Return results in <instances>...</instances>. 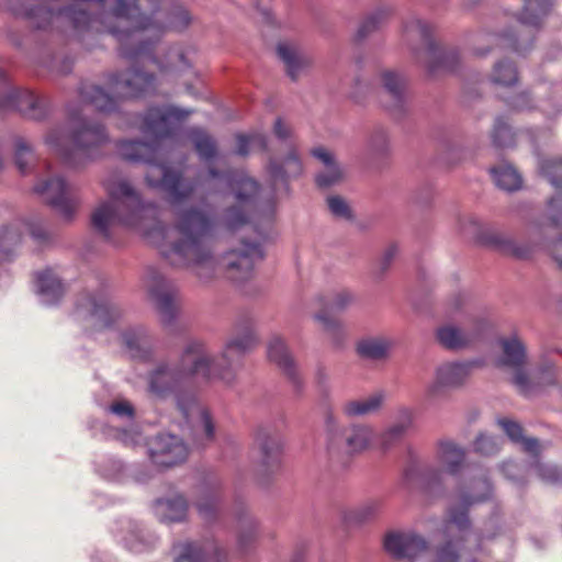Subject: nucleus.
Wrapping results in <instances>:
<instances>
[{
	"instance_id": "1",
	"label": "nucleus",
	"mask_w": 562,
	"mask_h": 562,
	"mask_svg": "<svg viewBox=\"0 0 562 562\" xmlns=\"http://www.w3.org/2000/svg\"><path fill=\"white\" fill-rule=\"evenodd\" d=\"M102 187L108 199L95 206L91 223L106 241L112 240L111 226L117 224L142 233L171 266L191 269L203 282L214 278L217 262L211 237L217 222L209 205L181 210L176 225L166 226L157 203L145 199L127 178L110 175Z\"/></svg>"
},
{
	"instance_id": "2",
	"label": "nucleus",
	"mask_w": 562,
	"mask_h": 562,
	"mask_svg": "<svg viewBox=\"0 0 562 562\" xmlns=\"http://www.w3.org/2000/svg\"><path fill=\"white\" fill-rule=\"evenodd\" d=\"M258 339L250 322L235 326L220 356H212L205 344L192 340L184 347L177 364L159 362L147 374V391L157 400L173 396L186 422L191 425L198 440L204 445L215 436V424L207 407L203 406L196 394L189 390L195 380L209 382L221 380L232 384L235 368L239 360L250 351Z\"/></svg>"
},
{
	"instance_id": "3",
	"label": "nucleus",
	"mask_w": 562,
	"mask_h": 562,
	"mask_svg": "<svg viewBox=\"0 0 562 562\" xmlns=\"http://www.w3.org/2000/svg\"><path fill=\"white\" fill-rule=\"evenodd\" d=\"M77 13L98 31L106 29L119 44V54L130 61L155 63L165 74H181L191 67V52L179 45L170 47L164 58L157 60L153 54L155 41L145 34L147 31H186L194 16L180 0H146L142 11L135 0H117L113 12L102 20Z\"/></svg>"
},
{
	"instance_id": "4",
	"label": "nucleus",
	"mask_w": 562,
	"mask_h": 562,
	"mask_svg": "<svg viewBox=\"0 0 562 562\" xmlns=\"http://www.w3.org/2000/svg\"><path fill=\"white\" fill-rule=\"evenodd\" d=\"M190 110L172 105L149 108L142 116L140 132L145 140L124 139L116 144L120 156L130 162L146 164V183L167 192L172 205L189 200L201 180H186L168 164L164 142L176 135Z\"/></svg>"
},
{
	"instance_id": "5",
	"label": "nucleus",
	"mask_w": 562,
	"mask_h": 562,
	"mask_svg": "<svg viewBox=\"0 0 562 562\" xmlns=\"http://www.w3.org/2000/svg\"><path fill=\"white\" fill-rule=\"evenodd\" d=\"M207 175L212 180L224 181L235 199V204L224 210L218 225L235 232L251 223L259 238L266 240L277 212L274 199L258 201L259 184L244 171L224 173L211 167Z\"/></svg>"
},
{
	"instance_id": "6",
	"label": "nucleus",
	"mask_w": 562,
	"mask_h": 562,
	"mask_svg": "<svg viewBox=\"0 0 562 562\" xmlns=\"http://www.w3.org/2000/svg\"><path fill=\"white\" fill-rule=\"evenodd\" d=\"M493 487L488 479L471 483L470 492L460 497V508L451 507L443 522L445 542L436 550L435 562H476L470 558L472 550H480L481 537L472 528L468 517V508L472 505L488 501Z\"/></svg>"
},
{
	"instance_id": "7",
	"label": "nucleus",
	"mask_w": 562,
	"mask_h": 562,
	"mask_svg": "<svg viewBox=\"0 0 562 562\" xmlns=\"http://www.w3.org/2000/svg\"><path fill=\"white\" fill-rule=\"evenodd\" d=\"M72 133L63 124L52 127L44 143L68 168H80L99 156V148L109 142L105 127L93 121L77 119L70 113Z\"/></svg>"
},
{
	"instance_id": "8",
	"label": "nucleus",
	"mask_w": 562,
	"mask_h": 562,
	"mask_svg": "<svg viewBox=\"0 0 562 562\" xmlns=\"http://www.w3.org/2000/svg\"><path fill=\"white\" fill-rule=\"evenodd\" d=\"M435 458L442 469L423 465L411 457L403 472V484L408 488L432 492L443 484L445 474L457 475L465 462V450L450 439H440L436 443Z\"/></svg>"
},
{
	"instance_id": "9",
	"label": "nucleus",
	"mask_w": 562,
	"mask_h": 562,
	"mask_svg": "<svg viewBox=\"0 0 562 562\" xmlns=\"http://www.w3.org/2000/svg\"><path fill=\"white\" fill-rule=\"evenodd\" d=\"M432 26L419 18H408L403 24V41L414 53L425 48L429 59L427 70L430 74L443 70H453L459 61V55L454 50H442L431 41Z\"/></svg>"
},
{
	"instance_id": "10",
	"label": "nucleus",
	"mask_w": 562,
	"mask_h": 562,
	"mask_svg": "<svg viewBox=\"0 0 562 562\" xmlns=\"http://www.w3.org/2000/svg\"><path fill=\"white\" fill-rule=\"evenodd\" d=\"M23 231L30 234L37 246L42 247L50 241V234L38 217L18 220L8 226H0V265L11 262L16 257Z\"/></svg>"
},
{
	"instance_id": "11",
	"label": "nucleus",
	"mask_w": 562,
	"mask_h": 562,
	"mask_svg": "<svg viewBox=\"0 0 562 562\" xmlns=\"http://www.w3.org/2000/svg\"><path fill=\"white\" fill-rule=\"evenodd\" d=\"M18 110L25 117L42 121L49 112L45 97L12 86L7 76L0 74V111Z\"/></svg>"
},
{
	"instance_id": "12",
	"label": "nucleus",
	"mask_w": 562,
	"mask_h": 562,
	"mask_svg": "<svg viewBox=\"0 0 562 562\" xmlns=\"http://www.w3.org/2000/svg\"><path fill=\"white\" fill-rule=\"evenodd\" d=\"M143 283L155 302L162 325H172L178 315V288L155 268L146 270Z\"/></svg>"
},
{
	"instance_id": "13",
	"label": "nucleus",
	"mask_w": 562,
	"mask_h": 562,
	"mask_svg": "<svg viewBox=\"0 0 562 562\" xmlns=\"http://www.w3.org/2000/svg\"><path fill=\"white\" fill-rule=\"evenodd\" d=\"M260 241L241 240L240 244L223 256L227 278L236 284L249 281L255 274V267L263 259Z\"/></svg>"
},
{
	"instance_id": "14",
	"label": "nucleus",
	"mask_w": 562,
	"mask_h": 562,
	"mask_svg": "<svg viewBox=\"0 0 562 562\" xmlns=\"http://www.w3.org/2000/svg\"><path fill=\"white\" fill-rule=\"evenodd\" d=\"M34 190L66 221L74 217L80 204L72 187L60 176L41 180Z\"/></svg>"
},
{
	"instance_id": "15",
	"label": "nucleus",
	"mask_w": 562,
	"mask_h": 562,
	"mask_svg": "<svg viewBox=\"0 0 562 562\" xmlns=\"http://www.w3.org/2000/svg\"><path fill=\"white\" fill-rule=\"evenodd\" d=\"M76 314L78 318L89 321L98 330L112 326L121 317L120 308L103 291L81 296L76 304Z\"/></svg>"
},
{
	"instance_id": "16",
	"label": "nucleus",
	"mask_w": 562,
	"mask_h": 562,
	"mask_svg": "<svg viewBox=\"0 0 562 562\" xmlns=\"http://www.w3.org/2000/svg\"><path fill=\"white\" fill-rule=\"evenodd\" d=\"M502 355L497 360L498 366L507 367L514 371L513 384L520 393H529L532 385L529 383V373L526 370L527 349L517 334L499 339Z\"/></svg>"
},
{
	"instance_id": "17",
	"label": "nucleus",
	"mask_w": 562,
	"mask_h": 562,
	"mask_svg": "<svg viewBox=\"0 0 562 562\" xmlns=\"http://www.w3.org/2000/svg\"><path fill=\"white\" fill-rule=\"evenodd\" d=\"M106 83L121 98H138L155 90L156 78L153 74L143 71L133 65L124 71L109 74Z\"/></svg>"
},
{
	"instance_id": "18",
	"label": "nucleus",
	"mask_w": 562,
	"mask_h": 562,
	"mask_svg": "<svg viewBox=\"0 0 562 562\" xmlns=\"http://www.w3.org/2000/svg\"><path fill=\"white\" fill-rule=\"evenodd\" d=\"M148 457L157 468H170L187 459L188 448L178 436L159 434L148 442Z\"/></svg>"
},
{
	"instance_id": "19",
	"label": "nucleus",
	"mask_w": 562,
	"mask_h": 562,
	"mask_svg": "<svg viewBox=\"0 0 562 562\" xmlns=\"http://www.w3.org/2000/svg\"><path fill=\"white\" fill-rule=\"evenodd\" d=\"M487 328L485 316H471L464 328L454 325L439 327L436 337L440 345L448 349H461L475 341Z\"/></svg>"
},
{
	"instance_id": "20",
	"label": "nucleus",
	"mask_w": 562,
	"mask_h": 562,
	"mask_svg": "<svg viewBox=\"0 0 562 562\" xmlns=\"http://www.w3.org/2000/svg\"><path fill=\"white\" fill-rule=\"evenodd\" d=\"M384 549L394 559L414 561L427 552L429 543L415 531H392L384 538Z\"/></svg>"
},
{
	"instance_id": "21",
	"label": "nucleus",
	"mask_w": 562,
	"mask_h": 562,
	"mask_svg": "<svg viewBox=\"0 0 562 562\" xmlns=\"http://www.w3.org/2000/svg\"><path fill=\"white\" fill-rule=\"evenodd\" d=\"M111 531L117 542L134 553L146 552L159 542V538L155 533L145 531L137 522L128 518L115 521Z\"/></svg>"
},
{
	"instance_id": "22",
	"label": "nucleus",
	"mask_w": 562,
	"mask_h": 562,
	"mask_svg": "<svg viewBox=\"0 0 562 562\" xmlns=\"http://www.w3.org/2000/svg\"><path fill=\"white\" fill-rule=\"evenodd\" d=\"M356 300L355 294L347 289L336 291L331 297L324 303L326 312H322L315 315V319L318 321L323 328L328 333L330 339L336 346H340L344 339V330L341 324L327 315L328 313H339L347 310L353 304Z\"/></svg>"
},
{
	"instance_id": "23",
	"label": "nucleus",
	"mask_w": 562,
	"mask_h": 562,
	"mask_svg": "<svg viewBox=\"0 0 562 562\" xmlns=\"http://www.w3.org/2000/svg\"><path fill=\"white\" fill-rule=\"evenodd\" d=\"M256 443L260 450V467L267 474L274 473L281 467L284 441L280 434L268 428L257 432Z\"/></svg>"
},
{
	"instance_id": "24",
	"label": "nucleus",
	"mask_w": 562,
	"mask_h": 562,
	"mask_svg": "<svg viewBox=\"0 0 562 562\" xmlns=\"http://www.w3.org/2000/svg\"><path fill=\"white\" fill-rule=\"evenodd\" d=\"M384 100L383 106L395 116H400L406 104V79L398 72L386 70L381 74Z\"/></svg>"
},
{
	"instance_id": "25",
	"label": "nucleus",
	"mask_w": 562,
	"mask_h": 562,
	"mask_svg": "<svg viewBox=\"0 0 562 562\" xmlns=\"http://www.w3.org/2000/svg\"><path fill=\"white\" fill-rule=\"evenodd\" d=\"M175 562H224L225 554L214 543L202 546L199 542H179L173 544Z\"/></svg>"
},
{
	"instance_id": "26",
	"label": "nucleus",
	"mask_w": 562,
	"mask_h": 562,
	"mask_svg": "<svg viewBox=\"0 0 562 562\" xmlns=\"http://www.w3.org/2000/svg\"><path fill=\"white\" fill-rule=\"evenodd\" d=\"M33 289L40 303L45 306L57 305L66 293L65 284L50 269L34 274Z\"/></svg>"
},
{
	"instance_id": "27",
	"label": "nucleus",
	"mask_w": 562,
	"mask_h": 562,
	"mask_svg": "<svg viewBox=\"0 0 562 562\" xmlns=\"http://www.w3.org/2000/svg\"><path fill=\"white\" fill-rule=\"evenodd\" d=\"M303 172V165L296 151L291 149L282 162L271 160L269 175L273 182V191L279 192L282 188L289 193V180L299 177Z\"/></svg>"
},
{
	"instance_id": "28",
	"label": "nucleus",
	"mask_w": 562,
	"mask_h": 562,
	"mask_svg": "<svg viewBox=\"0 0 562 562\" xmlns=\"http://www.w3.org/2000/svg\"><path fill=\"white\" fill-rule=\"evenodd\" d=\"M475 362H448L438 367L436 379L427 389L429 395H435L440 387H454L462 384L470 374Z\"/></svg>"
},
{
	"instance_id": "29",
	"label": "nucleus",
	"mask_w": 562,
	"mask_h": 562,
	"mask_svg": "<svg viewBox=\"0 0 562 562\" xmlns=\"http://www.w3.org/2000/svg\"><path fill=\"white\" fill-rule=\"evenodd\" d=\"M268 358L276 363L296 386H302V380L296 364L282 338L274 336L270 339L267 348Z\"/></svg>"
},
{
	"instance_id": "30",
	"label": "nucleus",
	"mask_w": 562,
	"mask_h": 562,
	"mask_svg": "<svg viewBox=\"0 0 562 562\" xmlns=\"http://www.w3.org/2000/svg\"><path fill=\"white\" fill-rule=\"evenodd\" d=\"M153 512L162 524L181 522L187 518L188 502L179 494L158 498L153 504Z\"/></svg>"
},
{
	"instance_id": "31",
	"label": "nucleus",
	"mask_w": 562,
	"mask_h": 562,
	"mask_svg": "<svg viewBox=\"0 0 562 562\" xmlns=\"http://www.w3.org/2000/svg\"><path fill=\"white\" fill-rule=\"evenodd\" d=\"M122 339L130 357L148 360L153 355L151 339L143 326H133L122 333Z\"/></svg>"
},
{
	"instance_id": "32",
	"label": "nucleus",
	"mask_w": 562,
	"mask_h": 562,
	"mask_svg": "<svg viewBox=\"0 0 562 562\" xmlns=\"http://www.w3.org/2000/svg\"><path fill=\"white\" fill-rule=\"evenodd\" d=\"M80 100L103 113H112L119 108V98L91 82H82L78 89Z\"/></svg>"
},
{
	"instance_id": "33",
	"label": "nucleus",
	"mask_w": 562,
	"mask_h": 562,
	"mask_svg": "<svg viewBox=\"0 0 562 562\" xmlns=\"http://www.w3.org/2000/svg\"><path fill=\"white\" fill-rule=\"evenodd\" d=\"M277 55L284 64L286 74L292 80H296L300 74L310 66V57L301 48L291 42H280L277 45Z\"/></svg>"
},
{
	"instance_id": "34",
	"label": "nucleus",
	"mask_w": 562,
	"mask_h": 562,
	"mask_svg": "<svg viewBox=\"0 0 562 562\" xmlns=\"http://www.w3.org/2000/svg\"><path fill=\"white\" fill-rule=\"evenodd\" d=\"M116 1L117 0H114L111 10L103 11L99 15H92L86 9H77L75 7L64 10L61 13H65L67 16H69L75 31L81 35L82 41H86V37L90 35H102L105 33L109 34V31L106 29L98 31L95 27L90 25V23H85V19L77 12H85L91 20H102L106 14H111L113 12L114 8L116 7ZM135 5H138L142 11L146 7V0H135Z\"/></svg>"
},
{
	"instance_id": "35",
	"label": "nucleus",
	"mask_w": 562,
	"mask_h": 562,
	"mask_svg": "<svg viewBox=\"0 0 562 562\" xmlns=\"http://www.w3.org/2000/svg\"><path fill=\"white\" fill-rule=\"evenodd\" d=\"M547 226L551 228L562 229V193L558 192L548 202ZM548 250L562 269V236L547 245Z\"/></svg>"
},
{
	"instance_id": "36",
	"label": "nucleus",
	"mask_w": 562,
	"mask_h": 562,
	"mask_svg": "<svg viewBox=\"0 0 562 562\" xmlns=\"http://www.w3.org/2000/svg\"><path fill=\"white\" fill-rule=\"evenodd\" d=\"M414 426V412L411 408H401L396 422L387 427L379 438V445L389 449L397 443Z\"/></svg>"
},
{
	"instance_id": "37",
	"label": "nucleus",
	"mask_w": 562,
	"mask_h": 562,
	"mask_svg": "<svg viewBox=\"0 0 562 562\" xmlns=\"http://www.w3.org/2000/svg\"><path fill=\"white\" fill-rule=\"evenodd\" d=\"M312 156L324 165V170L316 176V183L319 188H329L342 178V170L336 164L333 154L324 147L313 148Z\"/></svg>"
},
{
	"instance_id": "38",
	"label": "nucleus",
	"mask_w": 562,
	"mask_h": 562,
	"mask_svg": "<svg viewBox=\"0 0 562 562\" xmlns=\"http://www.w3.org/2000/svg\"><path fill=\"white\" fill-rule=\"evenodd\" d=\"M236 547L239 553L247 554L254 548L258 538V522L246 512L237 515Z\"/></svg>"
},
{
	"instance_id": "39",
	"label": "nucleus",
	"mask_w": 562,
	"mask_h": 562,
	"mask_svg": "<svg viewBox=\"0 0 562 562\" xmlns=\"http://www.w3.org/2000/svg\"><path fill=\"white\" fill-rule=\"evenodd\" d=\"M90 428L94 437L119 440L125 446H136L142 440V435L134 428H117L99 420L92 422Z\"/></svg>"
},
{
	"instance_id": "40",
	"label": "nucleus",
	"mask_w": 562,
	"mask_h": 562,
	"mask_svg": "<svg viewBox=\"0 0 562 562\" xmlns=\"http://www.w3.org/2000/svg\"><path fill=\"white\" fill-rule=\"evenodd\" d=\"M382 510V501L370 498L344 513L348 526H361L375 519Z\"/></svg>"
},
{
	"instance_id": "41",
	"label": "nucleus",
	"mask_w": 562,
	"mask_h": 562,
	"mask_svg": "<svg viewBox=\"0 0 562 562\" xmlns=\"http://www.w3.org/2000/svg\"><path fill=\"white\" fill-rule=\"evenodd\" d=\"M74 3L71 5L65 7L63 9H59L57 11H54L49 8L40 5L35 8H31L27 11V16L32 20H34L35 26L37 29H44L46 25L50 24L53 20L56 19H65L71 24V21L69 16H67L65 13H61L64 10L69 8H77V9H85L83 4L86 2H98V3H104L108 0H72Z\"/></svg>"
},
{
	"instance_id": "42",
	"label": "nucleus",
	"mask_w": 562,
	"mask_h": 562,
	"mask_svg": "<svg viewBox=\"0 0 562 562\" xmlns=\"http://www.w3.org/2000/svg\"><path fill=\"white\" fill-rule=\"evenodd\" d=\"M392 341L382 336L366 337L357 342V353L362 359L380 361L389 357Z\"/></svg>"
},
{
	"instance_id": "43",
	"label": "nucleus",
	"mask_w": 562,
	"mask_h": 562,
	"mask_svg": "<svg viewBox=\"0 0 562 562\" xmlns=\"http://www.w3.org/2000/svg\"><path fill=\"white\" fill-rule=\"evenodd\" d=\"M497 423L503 428L508 438L514 443L520 445L524 451L535 457L540 452L538 440L535 438L525 437L522 428L517 422L507 418H501L497 420Z\"/></svg>"
},
{
	"instance_id": "44",
	"label": "nucleus",
	"mask_w": 562,
	"mask_h": 562,
	"mask_svg": "<svg viewBox=\"0 0 562 562\" xmlns=\"http://www.w3.org/2000/svg\"><path fill=\"white\" fill-rule=\"evenodd\" d=\"M529 383L532 385V390L529 393H521L527 397L541 392L547 386L554 385L557 383L555 366L551 361H543L529 374Z\"/></svg>"
},
{
	"instance_id": "45",
	"label": "nucleus",
	"mask_w": 562,
	"mask_h": 562,
	"mask_svg": "<svg viewBox=\"0 0 562 562\" xmlns=\"http://www.w3.org/2000/svg\"><path fill=\"white\" fill-rule=\"evenodd\" d=\"M551 8L550 0H524L518 21L526 26L538 27Z\"/></svg>"
},
{
	"instance_id": "46",
	"label": "nucleus",
	"mask_w": 562,
	"mask_h": 562,
	"mask_svg": "<svg viewBox=\"0 0 562 562\" xmlns=\"http://www.w3.org/2000/svg\"><path fill=\"white\" fill-rule=\"evenodd\" d=\"M483 239L485 244L517 258H526L529 255L528 249L518 246L510 237L503 233L488 231L484 234Z\"/></svg>"
},
{
	"instance_id": "47",
	"label": "nucleus",
	"mask_w": 562,
	"mask_h": 562,
	"mask_svg": "<svg viewBox=\"0 0 562 562\" xmlns=\"http://www.w3.org/2000/svg\"><path fill=\"white\" fill-rule=\"evenodd\" d=\"M373 431L369 426L355 425L346 431L345 441L347 452L350 454L363 451L370 443Z\"/></svg>"
},
{
	"instance_id": "48",
	"label": "nucleus",
	"mask_w": 562,
	"mask_h": 562,
	"mask_svg": "<svg viewBox=\"0 0 562 562\" xmlns=\"http://www.w3.org/2000/svg\"><path fill=\"white\" fill-rule=\"evenodd\" d=\"M384 398V393L380 391L366 398L350 401L344 405L342 409L346 415L351 417L363 416L376 412L381 407Z\"/></svg>"
},
{
	"instance_id": "49",
	"label": "nucleus",
	"mask_w": 562,
	"mask_h": 562,
	"mask_svg": "<svg viewBox=\"0 0 562 562\" xmlns=\"http://www.w3.org/2000/svg\"><path fill=\"white\" fill-rule=\"evenodd\" d=\"M191 139L202 161L210 162L217 157L216 142L205 131L200 128L192 130Z\"/></svg>"
},
{
	"instance_id": "50",
	"label": "nucleus",
	"mask_w": 562,
	"mask_h": 562,
	"mask_svg": "<svg viewBox=\"0 0 562 562\" xmlns=\"http://www.w3.org/2000/svg\"><path fill=\"white\" fill-rule=\"evenodd\" d=\"M491 173L495 184L504 191L512 192L521 188V176L509 165L492 168Z\"/></svg>"
},
{
	"instance_id": "51",
	"label": "nucleus",
	"mask_w": 562,
	"mask_h": 562,
	"mask_svg": "<svg viewBox=\"0 0 562 562\" xmlns=\"http://www.w3.org/2000/svg\"><path fill=\"white\" fill-rule=\"evenodd\" d=\"M218 499L217 486L202 488L196 501V509L203 520L211 521L215 518Z\"/></svg>"
},
{
	"instance_id": "52",
	"label": "nucleus",
	"mask_w": 562,
	"mask_h": 562,
	"mask_svg": "<svg viewBox=\"0 0 562 562\" xmlns=\"http://www.w3.org/2000/svg\"><path fill=\"white\" fill-rule=\"evenodd\" d=\"M531 457L533 458V460L530 462L531 474H535L544 483H562V469H559L553 464L542 463L539 460V453L536 457Z\"/></svg>"
},
{
	"instance_id": "53",
	"label": "nucleus",
	"mask_w": 562,
	"mask_h": 562,
	"mask_svg": "<svg viewBox=\"0 0 562 562\" xmlns=\"http://www.w3.org/2000/svg\"><path fill=\"white\" fill-rule=\"evenodd\" d=\"M95 471L105 480L121 481L124 475L123 463L113 457H103L94 462Z\"/></svg>"
},
{
	"instance_id": "54",
	"label": "nucleus",
	"mask_w": 562,
	"mask_h": 562,
	"mask_svg": "<svg viewBox=\"0 0 562 562\" xmlns=\"http://www.w3.org/2000/svg\"><path fill=\"white\" fill-rule=\"evenodd\" d=\"M389 15V10L379 9L375 12L368 15L358 26L356 32L357 41H362L368 37L370 34L380 29L383 22L386 20Z\"/></svg>"
},
{
	"instance_id": "55",
	"label": "nucleus",
	"mask_w": 562,
	"mask_h": 562,
	"mask_svg": "<svg viewBox=\"0 0 562 562\" xmlns=\"http://www.w3.org/2000/svg\"><path fill=\"white\" fill-rule=\"evenodd\" d=\"M492 81L505 87L515 85L518 81L516 67L508 60L498 61L494 66Z\"/></svg>"
},
{
	"instance_id": "56",
	"label": "nucleus",
	"mask_w": 562,
	"mask_h": 562,
	"mask_svg": "<svg viewBox=\"0 0 562 562\" xmlns=\"http://www.w3.org/2000/svg\"><path fill=\"white\" fill-rule=\"evenodd\" d=\"M501 470L505 477L517 486L524 485L531 475L530 463L522 464L514 461H507L502 464Z\"/></svg>"
},
{
	"instance_id": "57",
	"label": "nucleus",
	"mask_w": 562,
	"mask_h": 562,
	"mask_svg": "<svg viewBox=\"0 0 562 562\" xmlns=\"http://www.w3.org/2000/svg\"><path fill=\"white\" fill-rule=\"evenodd\" d=\"M237 147L235 154L238 156H247L250 148L266 150L268 147L267 137L261 133H254L250 135H237Z\"/></svg>"
},
{
	"instance_id": "58",
	"label": "nucleus",
	"mask_w": 562,
	"mask_h": 562,
	"mask_svg": "<svg viewBox=\"0 0 562 562\" xmlns=\"http://www.w3.org/2000/svg\"><path fill=\"white\" fill-rule=\"evenodd\" d=\"M14 158L20 172L26 173L34 160V151L33 147L22 137H18L14 142Z\"/></svg>"
},
{
	"instance_id": "59",
	"label": "nucleus",
	"mask_w": 562,
	"mask_h": 562,
	"mask_svg": "<svg viewBox=\"0 0 562 562\" xmlns=\"http://www.w3.org/2000/svg\"><path fill=\"white\" fill-rule=\"evenodd\" d=\"M492 142L497 148H506L514 145V133L503 116L495 120Z\"/></svg>"
},
{
	"instance_id": "60",
	"label": "nucleus",
	"mask_w": 562,
	"mask_h": 562,
	"mask_svg": "<svg viewBox=\"0 0 562 562\" xmlns=\"http://www.w3.org/2000/svg\"><path fill=\"white\" fill-rule=\"evenodd\" d=\"M539 169L554 189L562 190V160L543 159L539 162Z\"/></svg>"
},
{
	"instance_id": "61",
	"label": "nucleus",
	"mask_w": 562,
	"mask_h": 562,
	"mask_svg": "<svg viewBox=\"0 0 562 562\" xmlns=\"http://www.w3.org/2000/svg\"><path fill=\"white\" fill-rule=\"evenodd\" d=\"M104 412L123 423H133L135 418L134 406L126 400L114 401L104 408Z\"/></svg>"
},
{
	"instance_id": "62",
	"label": "nucleus",
	"mask_w": 562,
	"mask_h": 562,
	"mask_svg": "<svg viewBox=\"0 0 562 562\" xmlns=\"http://www.w3.org/2000/svg\"><path fill=\"white\" fill-rule=\"evenodd\" d=\"M502 445V439L487 434H480L473 442V449L482 456L496 454Z\"/></svg>"
},
{
	"instance_id": "63",
	"label": "nucleus",
	"mask_w": 562,
	"mask_h": 562,
	"mask_svg": "<svg viewBox=\"0 0 562 562\" xmlns=\"http://www.w3.org/2000/svg\"><path fill=\"white\" fill-rule=\"evenodd\" d=\"M328 209L331 214L338 218L350 220L351 218V210L347 202L338 196L333 195L327 199Z\"/></svg>"
},
{
	"instance_id": "64",
	"label": "nucleus",
	"mask_w": 562,
	"mask_h": 562,
	"mask_svg": "<svg viewBox=\"0 0 562 562\" xmlns=\"http://www.w3.org/2000/svg\"><path fill=\"white\" fill-rule=\"evenodd\" d=\"M389 138L384 130H376L370 137L369 146L373 153L383 154L387 149Z\"/></svg>"
}]
</instances>
